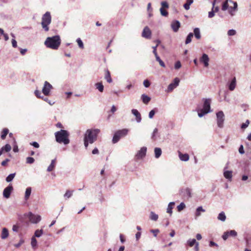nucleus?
I'll use <instances>...</instances> for the list:
<instances>
[{
  "label": "nucleus",
  "instance_id": "9",
  "mask_svg": "<svg viewBox=\"0 0 251 251\" xmlns=\"http://www.w3.org/2000/svg\"><path fill=\"white\" fill-rule=\"evenodd\" d=\"M52 88V86L49 82L46 81L44 82V86L42 88V93L45 96H49L50 95V90Z\"/></svg>",
  "mask_w": 251,
  "mask_h": 251
},
{
  "label": "nucleus",
  "instance_id": "41",
  "mask_svg": "<svg viewBox=\"0 0 251 251\" xmlns=\"http://www.w3.org/2000/svg\"><path fill=\"white\" fill-rule=\"evenodd\" d=\"M155 58H156V60L159 62L160 65L161 67H162L163 68H165V64L164 63V62L160 59L159 56L158 55H157V56H155Z\"/></svg>",
  "mask_w": 251,
  "mask_h": 251
},
{
  "label": "nucleus",
  "instance_id": "61",
  "mask_svg": "<svg viewBox=\"0 0 251 251\" xmlns=\"http://www.w3.org/2000/svg\"><path fill=\"white\" fill-rule=\"evenodd\" d=\"M150 231L153 233V235L154 237H156L157 234L159 232V230L158 229H151V230Z\"/></svg>",
  "mask_w": 251,
  "mask_h": 251
},
{
  "label": "nucleus",
  "instance_id": "28",
  "mask_svg": "<svg viewBox=\"0 0 251 251\" xmlns=\"http://www.w3.org/2000/svg\"><path fill=\"white\" fill-rule=\"evenodd\" d=\"M184 195L188 198L191 197V190L189 188H186L182 191Z\"/></svg>",
  "mask_w": 251,
  "mask_h": 251
},
{
  "label": "nucleus",
  "instance_id": "27",
  "mask_svg": "<svg viewBox=\"0 0 251 251\" xmlns=\"http://www.w3.org/2000/svg\"><path fill=\"white\" fill-rule=\"evenodd\" d=\"M205 209H204L202 206H199L198 207L197 209H196V213H195V216L196 217H198L199 216H201V212H205Z\"/></svg>",
  "mask_w": 251,
  "mask_h": 251
},
{
  "label": "nucleus",
  "instance_id": "57",
  "mask_svg": "<svg viewBox=\"0 0 251 251\" xmlns=\"http://www.w3.org/2000/svg\"><path fill=\"white\" fill-rule=\"evenodd\" d=\"M155 110L154 109L153 110H151L150 112H149V117L150 119H152L154 114H155Z\"/></svg>",
  "mask_w": 251,
  "mask_h": 251
},
{
  "label": "nucleus",
  "instance_id": "53",
  "mask_svg": "<svg viewBox=\"0 0 251 251\" xmlns=\"http://www.w3.org/2000/svg\"><path fill=\"white\" fill-rule=\"evenodd\" d=\"M143 84L146 88H148L150 86L151 83L148 79H146L144 81Z\"/></svg>",
  "mask_w": 251,
  "mask_h": 251
},
{
  "label": "nucleus",
  "instance_id": "1",
  "mask_svg": "<svg viewBox=\"0 0 251 251\" xmlns=\"http://www.w3.org/2000/svg\"><path fill=\"white\" fill-rule=\"evenodd\" d=\"M100 130L98 128L88 129L84 135V145L87 148L89 144H93L97 140Z\"/></svg>",
  "mask_w": 251,
  "mask_h": 251
},
{
  "label": "nucleus",
  "instance_id": "31",
  "mask_svg": "<svg viewBox=\"0 0 251 251\" xmlns=\"http://www.w3.org/2000/svg\"><path fill=\"white\" fill-rule=\"evenodd\" d=\"M55 159L52 160L50 164L48 167L47 171H48V172L52 171L55 167Z\"/></svg>",
  "mask_w": 251,
  "mask_h": 251
},
{
  "label": "nucleus",
  "instance_id": "24",
  "mask_svg": "<svg viewBox=\"0 0 251 251\" xmlns=\"http://www.w3.org/2000/svg\"><path fill=\"white\" fill-rule=\"evenodd\" d=\"M141 99L143 103L145 104H148L151 100V98L145 94L142 95Z\"/></svg>",
  "mask_w": 251,
  "mask_h": 251
},
{
  "label": "nucleus",
  "instance_id": "33",
  "mask_svg": "<svg viewBox=\"0 0 251 251\" xmlns=\"http://www.w3.org/2000/svg\"><path fill=\"white\" fill-rule=\"evenodd\" d=\"M198 243L196 239H189L187 240V243L189 245V247H192L194 245H196V243Z\"/></svg>",
  "mask_w": 251,
  "mask_h": 251
},
{
  "label": "nucleus",
  "instance_id": "11",
  "mask_svg": "<svg viewBox=\"0 0 251 251\" xmlns=\"http://www.w3.org/2000/svg\"><path fill=\"white\" fill-rule=\"evenodd\" d=\"M147 148L143 147L140 149V150L137 152L135 156L137 159H140L144 158L146 154Z\"/></svg>",
  "mask_w": 251,
  "mask_h": 251
},
{
  "label": "nucleus",
  "instance_id": "43",
  "mask_svg": "<svg viewBox=\"0 0 251 251\" xmlns=\"http://www.w3.org/2000/svg\"><path fill=\"white\" fill-rule=\"evenodd\" d=\"M34 159L32 157H27L26 158V163L27 164H31L34 163Z\"/></svg>",
  "mask_w": 251,
  "mask_h": 251
},
{
  "label": "nucleus",
  "instance_id": "58",
  "mask_svg": "<svg viewBox=\"0 0 251 251\" xmlns=\"http://www.w3.org/2000/svg\"><path fill=\"white\" fill-rule=\"evenodd\" d=\"M246 244L248 247L251 246V237L250 238H246Z\"/></svg>",
  "mask_w": 251,
  "mask_h": 251
},
{
  "label": "nucleus",
  "instance_id": "30",
  "mask_svg": "<svg viewBox=\"0 0 251 251\" xmlns=\"http://www.w3.org/2000/svg\"><path fill=\"white\" fill-rule=\"evenodd\" d=\"M218 219L222 222L225 221L226 219V216L224 212L220 213L218 216Z\"/></svg>",
  "mask_w": 251,
  "mask_h": 251
},
{
  "label": "nucleus",
  "instance_id": "56",
  "mask_svg": "<svg viewBox=\"0 0 251 251\" xmlns=\"http://www.w3.org/2000/svg\"><path fill=\"white\" fill-rule=\"evenodd\" d=\"M181 66V63L179 61H177L176 62L175 65V68L176 69H179Z\"/></svg>",
  "mask_w": 251,
  "mask_h": 251
},
{
  "label": "nucleus",
  "instance_id": "13",
  "mask_svg": "<svg viewBox=\"0 0 251 251\" xmlns=\"http://www.w3.org/2000/svg\"><path fill=\"white\" fill-rule=\"evenodd\" d=\"M13 189V186H12V185L9 184L3 190V197L5 198H9Z\"/></svg>",
  "mask_w": 251,
  "mask_h": 251
},
{
  "label": "nucleus",
  "instance_id": "40",
  "mask_svg": "<svg viewBox=\"0 0 251 251\" xmlns=\"http://www.w3.org/2000/svg\"><path fill=\"white\" fill-rule=\"evenodd\" d=\"M15 175V173H13L9 175L6 178V181L7 182H11L14 178Z\"/></svg>",
  "mask_w": 251,
  "mask_h": 251
},
{
  "label": "nucleus",
  "instance_id": "34",
  "mask_svg": "<svg viewBox=\"0 0 251 251\" xmlns=\"http://www.w3.org/2000/svg\"><path fill=\"white\" fill-rule=\"evenodd\" d=\"M193 2V0H186V3L184 4V8L188 10L190 9V5Z\"/></svg>",
  "mask_w": 251,
  "mask_h": 251
},
{
  "label": "nucleus",
  "instance_id": "16",
  "mask_svg": "<svg viewBox=\"0 0 251 251\" xmlns=\"http://www.w3.org/2000/svg\"><path fill=\"white\" fill-rule=\"evenodd\" d=\"M131 113L136 117V121L137 123H140L142 120L140 113L137 109H133L131 110Z\"/></svg>",
  "mask_w": 251,
  "mask_h": 251
},
{
  "label": "nucleus",
  "instance_id": "32",
  "mask_svg": "<svg viewBox=\"0 0 251 251\" xmlns=\"http://www.w3.org/2000/svg\"><path fill=\"white\" fill-rule=\"evenodd\" d=\"M150 218L152 221H156L158 218V216L154 212L151 211L150 213Z\"/></svg>",
  "mask_w": 251,
  "mask_h": 251
},
{
  "label": "nucleus",
  "instance_id": "62",
  "mask_svg": "<svg viewBox=\"0 0 251 251\" xmlns=\"http://www.w3.org/2000/svg\"><path fill=\"white\" fill-rule=\"evenodd\" d=\"M24 242V240L23 239H21L20 240V242L18 243V244H15V247H16V248H19L22 244H23Z\"/></svg>",
  "mask_w": 251,
  "mask_h": 251
},
{
  "label": "nucleus",
  "instance_id": "36",
  "mask_svg": "<svg viewBox=\"0 0 251 251\" xmlns=\"http://www.w3.org/2000/svg\"><path fill=\"white\" fill-rule=\"evenodd\" d=\"M193 33L192 32H190L187 35L186 40H185V44H188L190 43L192 41V38L193 37Z\"/></svg>",
  "mask_w": 251,
  "mask_h": 251
},
{
  "label": "nucleus",
  "instance_id": "59",
  "mask_svg": "<svg viewBox=\"0 0 251 251\" xmlns=\"http://www.w3.org/2000/svg\"><path fill=\"white\" fill-rule=\"evenodd\" d=\"M19 229V226L17 225H14L12 226V230L14 232H18Z\"/></svg>",
  "mask_w": 251,
  "mask_h": 251
},
{
  "label": "nucleus",
  "instance_id": "45",
  "mask_svg": "<svg viewBox=\"0 0 251 251\" xmlns=\"http://www.w3.org/2000/svg\"><path fill=\"white\" fill-rule=\"evenodd\" d=\"M228 8V2L227 1H225L223 3L222 7V10L223 11H226V10Z\"/></svg>",
  "mask_w": 251,
  "mask_h": 251
},
{
  "label": "nucleus",
  "instance_id": "29",
  "mask_svg": "<svg viewBox=\"0 0 251 251\" xmlns=\"http://www.w3.org/2000/svg\"><path fill=\"white\" fill-rule=\"evenodd\" d=\"M96 88L100 92H102L104 89V86L101 82H98L95 84Z\"/></svg>",
  "mask_w": 251,
  "mask_h": 251
},
{
  "label": "nucleus",
  "instance_id": "50",
  "mask_svg": "<svg viewBox=\"0 0 251 251\" xmlns=\"http://www.w3.org/2000/svg\"><path fill=\"white\" fill-rule=\"evenodd\" d=\"M160 11L161 15L163 16H167L168 15V12L164 10L163 8H161L160 9Z\"/></svg>",
  "mask_w": 251,
  "mask_h": 251
},
{
  "label": "nucleus",
  "instance_id": "14",
  "mask_svg": "<svg viewBox=\"0 0 251 251\" xmlns=\"http://www.w3.org/2000/svg\"><path fill=\"white\" fill-rule=\"evenodd\" d=\"M171 26L173 31L176 32L180 26V23L178 21H174L172 22Z\"/></svg>",
  "mask_w": 251,
  "mask_h": 251
},
{
  "label": "nucleus",
  "instance_id": "63",
  "mask_svg": "<svg viewBox=\"0 0 251 251\" xmlns=\"http://www.w3.org/2000/svg\"><path fill=\"white\" fill-rule=\"evenodd\" d=\"M239 152L241 154H244V152H245L244 150V147H243V146L242 145H240V147L239 148Z\"/></svg>",
  "mask_w": 251,
  "mask_h": 251
},
{
  "label": "nucleus",
  "instance_id": "23",
  "mask_svg": "<svg viewBox=\"0 0 251 251\" xmlns=\"http://www.w3.org/2000/svg\"><path fill=\"white\" fill-rule=\"evenodd\" d=\"M31 193V188L30 187H27L25 192V200L27 201L29 198Z\"/></svg>",
  "mask_w": 251,
  "mask_h": 251
},
{
  "label": "nucleus",
  "instance_id": "54",
  "mask_svg": "<svg viewBox=\"0 0 251 251\" xmlns=\"http://www.w3.org/2000/svg\"><path fill=\"white\" fill-rule=\"evenodd\" d=\"M229 236V235L228 233V231L225 232L222 235V238L224 240H226L228 237Z\"/></svg>",
  "mask_w": 251,
  "mask_h": 251
},
{
  "label": "nucleus",
  "instance_id": "52",
  "mask_svg": "<svg viewBox=\"0 0 251 251\" xmlns=\"http://www.w3.org/2000/svg\"><path fill=\"white\" fill-rule=\"evenodd\" d=\"M236 32L234 29H230L227 32V34L228 36H233L235 35Z\"/></svg>",
  "mask_w": 251,
  "mask_h": 251
},
{
  "label": "nucleus",
  "instance_id": "26",
  "mask_svg": "<svg viewBox=\"0 0 251 251\" xmlns=\"http://www.w3.org/2000/svg\"><path fill=\"white\" fill-rule=\"evenodd\" d=\"M104 78L106 80V81L108 83H111L112 81V78L110 76V73L108 70H106L105 71V75Z\"/></svg>",
  "mask_w": 251,
  "mask_h": 251
},
{
  "label": "nucleus",
  "instance_id": "25",
  "mask_svg": "<svg viewBox=\"0 0 251 251\" xmlns=\"http://www.w3.org/2000/svg\"><path fill=\"white\" fill-rule=\"evenodd\" d=\"M154 154L155 157L156 158H158L160 157L162 154V151L160 148H154Z\"/></svg>",
  "mask_w": 251,
  "mask_h": 251
},
{
  "label": "nucleus",
  "instance_id": "60",
  "mask_svg": "<svg viewBox=\"0 0 251 251\" xmlns=\"http://www.w3.org/2000/svg\"><path fill=\"white\" fill-rule=\"evenodd\" d=\"M162 7L164 9V8H168L169 5L166 1H162L161 3Z\"/></svg>",
  "mask_w": 251,
  "mask_h": 251
},
{
  "label": "nucleus",
  "instance_id": "2",
  "mask_svg": "<svg viewBox=\"0 0 251 251\" xmlns=\"http://www.w3.org/2000/svg\"><path fill=\"white\" fill-rule=\"evenodd\" d=\"M61 44V39L59 35L47 37L45 41V45L48 48L53 50H57Z\"/></svg>",
  "mask_w": 251,
  "mask_h": 251
},
{
  "label": "nucleus",
  "instance_id": "8",
  "mask_svg": "<svg viewBox=\"0 0 251 251\" xmlns=\"http://www.w3.org/2000/svg\"><path fill=\"white\" fill-rule=\"evenodd\" d=\"M26 216L32 224H37L41 220V217L40 215L33 214L31 212L26 214Z\"/></svg>",
  "mask_w": 251,
  "mask_h": 251
},
{
  "label": "nucleus",
  "instance_id": "55",
  "mask_svg": "<svg viewBox=\"0 0 251 251\" xmlns=\"http://www.w3.org/2000/svg\"><path fill=\"white\" fill-rule=\"evenodd\" d=\"M34 94H35V96L38 98L42 99L43 97V96H41V93L40 91H39V90H35L34 92Z\"/></svg>",
  "mask_w": 251,
  "mask_h": 251
},
{
  "label": "nucleus",
  "instance_id": "18",
  "mask_svg": "<svg viewBox=\"0 0 251 251\" xmlns=\"http://www.w3.org/2000/svg\"><path fill=\"white\" fill-rule=\"evenodd\" d=\"M224 177L228 180L231 181L232 177V172L231 171H224Z\"/></svg>",
  "mask_w": 251,
  "mask_h": 251
},
{
  "label": "nucleus",
  "instance_id": "6",
  "mask_svg": "<svg viewBox=\"0 0 251 251\" xmlns=\"http://www.w3.org/2000/svg\"><path fill=\"white\" fill-rule=\"evenodd\" d=\"M128 129L124 128L115 132L112 139L113 143H117L121 138L126 136L128 134Z\"/></svg>",
  "mask_w": 251,
  "mask_h": 251
},
{
  "label": "nucleus",
  "instance_id": "21",
  "mask_svg": "<svg viewBox=\"0 0 251 251\" xmlns=\"http://www.w3.org/2000/svg\"><path fill=\"white\" fill-rule=\"evenodd\" d=\"M175 205L174 202H171L169 203L167 208V212L169 214H170V216L172 215L173 211L172 209H173V206Z\"/></svg>",
  "mask_w": 251,
  "mask_h": 251
},
{
  "label": "nucleus",
  "instance_id": "49",
  "mask_svg": "<svg viewBox=\"0 0 251 251\" xmlns=\"http://www.w3.org/2000/svg\"><path fill=\"white\" fill-rule=\"evenodd\" d=\"M228 233L229 235V236L235 237L237 236V232L234 230H231L229 231H228Z\"/></svg>",
  "mask_w": 251,
  "mask_h": 251
},
{
  "label": "nucleus",
  "instance_id": "48",
  "mask_svg": "<svg viewBox=\"0 0 251 251\" xmlns=\"http://www.w3.org/2000/svg\"><path fill=\"white\" fill-rule=\"evenodd\" d=\"M42 99L44 101L47 102L50 105H52L54 103V101H52L50 100H49L47 98H45L44 97H43Z\"/></svg>",
  "mask_w": 251,
  "mask_h": 251
},
{
  "label": "nucleus",
  "instance_id": "47",
  "mask_svg": "<svg viewBox=\"0 0 251 251\" xmlns=\"http://www.w3.org/2000/svg\"><path fill=\"white\" fill-rule=\"evenodd\" d=\"M158 132V129L157 128H155L153 130V131L152 133V135H151V139L153 140H156V137H155V136H156V134Z\"/></svg>",
  "mask_w": 251,
  "mask_h": 251
},
{
  "label": "nucleus",
  "instance_id": "37",
  "mask_svg": "<svg viewBox=\"0 0 251 251\" xmlns=\"http://www.w3.org/2000/svg\"><path fill=\"white\" fill-rule=\"evenodd\" d=\"M43 233V229H37L34 232V235L33 236H35V238L36 237H40L42 236V235Z\"/></svg>",
  "mask_w": 251,
  "mask_h": 251
},
{
  "label": "nucleus",
  "instance_id": "64",
  "mask_svg": "<svg viewBox=\"0 0 251 251\" xmlns=\"http://www.w3.org/2000/svg\"><path fill=\"white\" fill-rule=\"evenodd\" d=\"M30 144L33 146L35 148H39V144L36 142H33L32 143H30Z\"/></svg>",
  "mask_w": 251,
  "mask_h": 251
},
{
  "label": "nucleus",
  "instance_id": "12",
  "mask_svg": "<svg viewBox=\"0 0 251 251\" xmlns=\"http://www.w3.org/2000/svg\"><path fill=\"white\" fill-rule=\"evenodd\" d=\"M151 31L148 26H146L143 29L142 33L143 37L146 39H151Z\"/></svg>",
  "mask_w": 251,
  "mask_h": 251
},
{
  "label": "nucleus",
  "instance_id": "44",
  "mask_svg": "<svg viewBox=\"0 0 251 251\" xmlns=\"http://www.w3.org/2000/svg\"><path fill=\"white\" fill-rule=\"evenodd\" d=\"M76 42L78 44V47L80 48V49H83L84 48V45H83V43L82 41V40L80 39V38H77L76 39Z\"/></svg>",
  "mask_w": 251,
  "mask_h": 251
},
{
  "label": "nucleus",
  "instance_id": "15",
  "mask_svg": "<svg viewBox=\"0 0 251 251\" xmlns=\"http://www.w3.org/2000/svg\"><path fill=\"white\" fill-rule=\"evenodd\" d=\"M209 58L208 56V55L205 54L203 53L200 58V61L204 64V65L205 67H207L209 65Z\"/></svg>",
  "mask_w": 251,
  "mask_h": 251
},
{
  "label": "nucleus",
  "instance_id": "22",
  "mask_svg": "<svg viewBox=\"0 0 251 251\" xmlns=\"http://www.w3.org/2000/svg\"><path fill=\"white\" fill-rule=\"evenodd\" d=\"M236 87V78L234 77L231 82L229 83L228 86V88L230 91H233L234 90Z\"/></svg>",
  "mask_w": 251,
  "mask_h": 251
},
{
  "label": "nucleus",
  "instance_id": "46",
  "mask_svg": "<svg viewBox=\"0 0 251 251\" xmlns=\"http://www.w3.org/2000/svg\"><path fill=\"white\" fill-rule=\"evenodd\" d=\"M185 207V204L183 202H181L180 204L177 206V210L181 211Z\"/></svg>",
  "mask_w": 251,
  "mask_h": 251
},
{
  "label": "nucleus",
  "instance_id": "20",
  "mask_svg": "<svg viewBox=\"0 0 251 251\" xmlns=\"http://www.w3.org/2000/svg\"><path fill=\"white\" fill-rule=\"evenodd\" d=\"M195 37L197 39H200L201 38V35L200 32V28L196 27L194 29V33Z\"/></svg>",
  "mask_w": 251,
  "mask_h": 251
},
{
  "label": "nucleus",
  "instance_id": "39",
  "mask_svg": "<svg viewBox=\"0 0 251 251\" xmlns=\"http://www.w3.org/2000/svg\"><path fill=\"white\" fill-rule=\"evenodd\" d=\"M8 129L7 128H4L1 132V138L4 140L7 134L8 133Z\"/></svg>",
  "mask_w": 251,
  "mask_h": 251
},
{
  "label": "nucleus",
  "instance_id": "4",
  "mask_svg": "<svg viewBox=\"0 0 251 251\" xmlns=\"http://www.w3.org/2000/svg\"><path fill=\"white\" fill-rule=\"evenodd\" d=\"M211 100L209 99L204 100L202 108H197L196 111L198 112V116L200 118L202 117L206 114L211 112L210 109Z\"/></svg>",
  "mask_w": 251,
  "mask_h": 251
},
{
  "label": "nucleus",
  "instance_id": "17",
  "mask_svg": "<svg viewBox=\"0 0 251 251\" xmlns=\"http://www.w3.org/2000/svg\"><path fill=\"white\" fill-rule=\"evenodd\" d=\"M9 236V232L8 229L6 227H3L2 229L1 233V238L2 239H6Z\"/></svg>",
  "mask_w": 251,
  "mask_h": 251
},
{
  "label": "nucleus",
  "instance_id": "38",
  "mask_svg": "<svg viewBox=\"0 0 251 251\" xmlns=\"http://www.w3.org/2000/svg\"><path fill=\"white\" fill-rule=\"evenodd\" d=\"M2 150L5 152H9L11 150V147L9 144H6L4 146L2 147L1 148Z\"/></svg>",
  "mask_w": 251,
  "mask_h": 251
},
{
  "label": "nucleus",
  "instance_id": "19",
  "mask_svg": "<svg viewBox=\"0 0 251 251\" xmlns=\"http://www.w3.org/2000/svg\"><path fill=\"white\" fill-rule=\"evenodd\" d=\"M179 159L182 161H187L189 159V156L187 153H181L179 152Z\"/></svg>",
  "mask_w": 251,
  "mask_h": 251
},
{
  "label": "nucleus",
  "instance_id": "5",
  "mask_svg": "<svg viewBox=\"0 0 251 251\" xmlns=\"http://www.w3.org/2000/svg\"><path fill=\"white\" fill-rule=\"evenodd\" d=\"M51 22V17L49 12H46L42 17L41 25L43 29L45 31L49 30V25Z\"/></svg>",
  "mask_w": 251,
  "mask_h": 251
},
{
  "label": "nucleus",
  "instance_id": "35",
  "mask_svg": "<svg viewBox=\"0 0 251 251\" xmlns=\"http://www.w3.org/2000/svg\"><path fill=\"white\" fill-rule=\"evenodd\" d=\"M37 241L35 236H32L31 239V245L33 249H35L37 247Z\"/></svg>",
  "mask_w": 251,
  "mask_h": 251
},
{
  "label": "nucleus",
  "instance_id": "3",
  "mask_svg": "<svg viewBox=\"0 0 251 251\" xmlns=\"http://www.w3.org/2000/svg\"><path fill=\"white\" fill-rule=\"evenodd\" d=\"M56 141L58 143L67 145L70 143L69 133L66 130L61 129L54 133Z\"/></svg>",
  "mask_w": 251,
  "mask_h": 251
},
{
  "label": "nucleus",
  "instance_id": "51",
  "mask_svg": "<svg viewBox=\"0 0 251 251\" xmlns=\"http://www.w3.org/2000/svg\"><path fill=\"white\" fill-rule=\"evenodd\" d=\"M249 124V121L248 120H247L245 123H243L241 125V128L245 129V128H247Z\"/></svg>",
  "mask_w": 251,
  "mask_h": 251
},
{
  "label": "nucleus",
  "instance_id": "7",
  "mask_svg": "<svg viewBox=\"0 0 251 251\" xmlns=\"http://www.w3.org/2000/svg\"><path fill=\"white\" fill-rule=\"evenodd\" d=\"M216 118L218 126L220 128H223L225 121V115L224 112L222 111H220L216 113Z\"/></svg>",
  "mask_w": 251,
  "mask_h": 251
},
{
  "label": "nucleus",
  "instance_id": "10",
  "mask_svg": "<svg viewBox=\"0 0 251 251\" xmlns=\"http://www.w3.org/2000/svg\"><path fill=\"white\" fill-rule=\"evenodd\" d=\"M180 82V80L178 77H176L173 82L171 83L167 90V92H172L175 88H176L179 85V83Z\"/></svg>",
  "mask_w": 251,
  "mask_h": 251
},
{
  "label": "nucleus",
  "instance_id": "42",
  "mask_svg": "<svg viewBox=\"0 0 251 251\" xmlns=\"http://www.w3.org/2000/svg\"><path fill=\"white\" fill-rule=\"evenodd\" d=\"M73 191L67 190L64 195L65 198H70L73 195Z\"/></svg>",
  "mask_w": 251,
  "mask_h": 251
}]
</instances>
